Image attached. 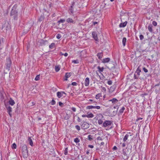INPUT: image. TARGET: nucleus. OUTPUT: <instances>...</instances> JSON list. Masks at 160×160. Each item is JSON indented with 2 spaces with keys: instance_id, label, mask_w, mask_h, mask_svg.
Here are the masks:
<instances>
[{
  "instance_id": "22",
  "label": "nucleus",
  "mask_w": 160,
  "mask_h": 160,
  "mask_svg": "<svg viewBox=\"0 0 160 160\" xmlns=\"http://www.w3.org/2000/svg\"><path fill=\"white\" fill-rule=\"evenodd\" d=\"M153 26L152 25V24H150L148 25V29L149 30V31L151 32H153V30L152 29Z\"/></svg>"
},
{
  "instance_id": "61",
  "label": "nucleus",
  "mask_w": 160,
  "mask_h": 160,
  "mask_svg": "<svg viewBox=\"0 0 160 160\" xmlns=\"http://www.w3.org/2000/svg\"><path fill=\"white\" fill-rule=\"evenodd\" d=\"M102 90L104 92H105L106 91V89L105 87H103L102 88Z\"/></svg>"
},
{
  "instance_id": "40",
  "label": "nucleus",
  "mask_w": 160,
  "mask_h": 160,
  "mask_svg": "<svg viewBox=\"0 0 160 160\" xmlns=\"http://www.w3.org/2000/svg\"><path fill=\"white\" fill-rule=\"evenodd\" d=\"M17 147V145L15 143H13L12 146V149H16Z\"/></svg>"
},
{
  "instance_id": "26",
  "label": "nucleus",
  "mask_w": 160,
  "mask_h": 160,
  "mask_svg": "<svg viewBox=\"0 0 160 160\" xmlns=\"http://www.w3.org/2000/svg\"><path fill=\"white\" fill-rule=\"evenodd\" d=\"M127 39L126 38L124 37L122 38V43L123 46H125L126 45V42Z\"/></svg>"
},
{
  "instance_id": "59",
  "label": "nucleus",
  "mask_w": 160,
  "mask_h": 160,
  "mask_svg": "<svg viewBox=\"0 0 160 160\" xmlns=\"http://www.w3.org/2000/svg\"><path fill=\"white\" fill-rule=\"evenodd\" d=\"M88 147L92 148H93V146L92 145H88Z\"/></svg>"
},
{
  "instance_id": "35",
  "label": "nucleus",
  "mask_w": 160,
  "mask_h": 160,
  "mask_svg": "<svg viewBox=\"0 0 160 160\" xmlns=\"http://www.w3.org/2000/svg\"><path fill=\"white\" fill-rule=\"evenodd\" d=\"M88 138L89 140L91 141L92 140V136L91 135H89L88 136Z\"/></svg>"
},
{
  "instance_id": "30",
  "label": "nucleus",
  "mask_w": 160,
  "mask_h": 160,
  "mask_svg": "<svg viewBox=\"0 0 160 160\" xmlns=\"http://www.w3.org/2000/svg\"><path fill=\"white\" fill-rule=\"evenodd\" d=\"M125 108L124 106L122 107L121 108L119 111V113L120 114H122L124 112Z\"/></svg>"
},
{
  "instance_id": "31",
  "label": "nucleus",
  "mask_w": 160,
  "mask_h": 160,
  "mask_svg": "<svg viewBox=\"0 0 160 160\" xmlns=\"http://www.w3.org/2000/svg\"><path fill=\"white\" fill-rule=\"evenodd\" d=\"M60 68V66H56L55 67V70L56 72L59 71Z\"/></svg>"
},
{
  "instance_id": "6",
  "label": "nucleus",
  "mask_w": 160,
  "mask_h": 160,
  "mask_svg": "<svg viewBox=\"0 0 160 160\" xmlns=\"http://www.w3.org/2000/svg\"><path fill=\"white\" fill-rule=\"evenodd\" d=\"M11 61L10 59H8L7 60L6 63L5 64L6 65V69L8 71H9L11 64Z\"/></svg>"
},
{
  "instance_id": "44",
  "label": "nucleus",
  "mask_w": 160,
  "mask_h": 160,
  "mask_svg": "<svg viewBox=\"0 0 160 160\" xmlns=\"http://www.w3.org/2000/svg\"><path fill=\"white\" fill-rule=\"evenodd\" d=\"M152 24L155 26H157V23L155 21H153L152 22Z\"/></svg>"
},
{
  "instance_id": "42",
  "label": "nucleus",
  "mask_w": 160,
  "mask_h": 160,
  "mask_svg": "<svg viewBox=\"0 0 160 160\" xmlns=\"http://www.w3.org/2000/svg\"><path fill=\"white\" fill-rule=\"evenodd\" d=\"M74 141L76 142H79V139L77 138H76L74 139Z\"/></svg>"
},
{
  "instance_id": "57",
  "label": "nucleus",
  "mask_w": 160,
  "mask_h": 160,
  "mask_svg": "<svg viewBox=\"0 0 160 160\" xmlns=\"http://www.w3.org/2000/svg\"><path fill=\"white\" fill-rule=\"evenodd\" d=\"M97 139L98 140H102V138L100 136L98 137Z\"/></svg>"
},
{
  "instance_id": "1",
  "label": "nucleus",
  "mask_w": 160,
  "mask_h": 160,
  "mask_svg": "<svg viewBox=\"0 0 160 160\" xmlns=\"http://www.w3.org/2000/svg\"><path fill=\"white\" fill-rule=\"evenodd\" d=\"M17 7V4L14 5L12 9L11 13V16H13L14 20H17L18 18V12L16 10Z\"/></svg>"
},
{
  "instance_id": "54",
  "label": "nucleus",
  "mask_w": 160,
  "mask_h": 160,
  "mask_svg": "<svg viewBox=\"0 0 160 160\" xmlns=\"http://www.w3.org/2000/svg\"><path fill=\"white\" fill-rule=\"evenodd\" d=\"M86 51L85 50H82L81 51V56L82 55V53H86Z\"/></svg>"
},
{
  "instance_id": "11",
  "label": "nucleus",
  "mask_w": 160,
  "mask_h": 160,
  "mask_svg": "<svg viewBox=\"0 0 160 160\" xmlns=\"http://www.w3.org/2000/svg\"><path fill=\"white\" fill-rule=\"evenodd\" d=\"M6 107L7 108V112L8 113L9 115H10V116L11 117H12V114L11 113L12 112V108L10 107V106H8V107L6 105H5Z\"/></svg>"
},
{
  "instance_id": "29",
  "label": "nucleus",
  "mask_w": 160,
  "mask_h": 160,
  "mask_svg": "<svg viewBox=\"0 0 160 160\" xmlns=\"http://www.w3.org/2000/svg\"><path fill=\"white\" fill-rule=\"evenodd\" d=\"M98 69L99 71L100 72H103V71L104 68H103V67H102L101 68L99 66H98Z\"/></svg>"
},
{
  "instance_id": "51",
  "label": "nucleus",
  "mask_w": 160,
  "mask_h": 160,
  "mask_svg": "<svg viewBox=\"0 0 160 160\" xmlns=\"http://www.w3.org/2000/svg\"><path fill=\"white\" fill-rule=\"evenodd\" d=\"M108 83L109 85H111V84H112V81L110 80L108 81Z\"/></svg>"
},
{
  "instance_id": "36",
  "label": "nucleus",
  "mask_w": 160,
  "mask_h": 160,
  "mask_svg": "<svg viewBox=\"0 0 160 160\" xmlns=\"http://www.w3.org/2000/svg\"><path fill=\"white\" fill-rule=\"evenodd\" d=\"M55 44L54 43H52L51 45L49 46V48H50L52 49L53 47L55 46Z\"/></svg>"
},
{
  "instance_id": "10",
  "label": "nucleus",
  "mask_w": 160,
  "mask_h": 160,
  "mask_svg": "<svg viewBox=\"0 0 160 160\" xmlns=\"http://www.w3.org/2000/svg\"><path fill=\"white\" fill-rule=\"evenodd\" d=\"M100 109V107L98 106H88L86 107L87 109Z\"/></svg>"
},
{
  "instance_id": "25",
  "label": "nucleus",
  "mask_w": 160,
  "mask_h": 160,
  "mask_svg": "<svg viewBox=\"0 0 160 160\" xmlns=\"http://www.w3.org/2000/svg\"><path fill=\"white\" fill-rule=\"evenodd\" d=\"M57 97L60 98L62 96H63V95L62 94L61 92H58L57 93Z\"/></svg>"
},
{
  "instance_id": "2",
  "label": "nucleus",
  "mask_w": 160,
  "mask_h": 160,
  "mask_svg": "<svg viewBox=\"0 0 160 160\" xmlns=\"http://www.w3.org/2000/svg\"><path fill=\"white\" fill-rule=\"evenodd\" d=\"M141 72V69L140 68V66H139L137 68L136 71H135L134 75V78L135 79H138L140 78H139L140 75V73Z\"/></svg>"
},
{
  "instance_id": "53",
  "label": "nucleus",
  "mask_w": 160,
  "mask_h": 160,
  "mask_svg": "<svg viewBox=\"0 0 160 160\" xmlns=\"http://www.w3.org/2000/svg\"><path fill=\"white\" fill-rule=\"evenodd\" d=\"M75 128L76 129H77L78 130H80V127L78 125H77L75 126Z\"/></svg>"
},
{
  "instance_id": "32",
  "label": "nucleus",
  "mask_w": 160,
  "mask_h": 160,
  "mask_svg": "<svg viewBox=\"0 0 160 160\" xmlns=\"http://www.w3.org/2000/svg\"><path fill=\"white\" fill-rule=\"evenodd\" d=\"M44 18V15H41V16L40 17V18L39 19V21L40 22H41L42 21Z\"/></svg>"
},
{
  "instance_id": "63",
  "label": "nucleus",
  "mask_w": 160,
  "mask_h": 160,
  "mask_svg": "<svg viewBox=\"0 0 160 160\" xmlns=\"http://www.w3.org/2000/svg\"><path fill=\"white\" fill-rule=\"evenodd\" d=\"M72 110L73 111L75 112L76 111V108H75L73 107L72 108Z\"/></svg>"
},
{
  "instance_id": "58",
  "label": "nucleus",
  "mask_w": 160,
  "mask_h": 160,
  "mask_svg": "<svg viewBox=\"0 0 160 160\" xmlns=\"http://www.w3.org/2000/svg\"><path fill=\"white\" fill-rule=\"evenodd\" d=\"M113 150H118V148L116 146H114L112 148Z\"/></svg>"
},
{
  "instance_id": "12",
  "label": "nucleus",
  "mask_w": 160,
  "mask_h": 160,
  "mask_svg": "<svg viewBox=\"0 0 160 160\" xmlns=\"http://www.w3.org/2000/svg\"><path fill=\"white\" fill-rule=\"evenodd\" d=\"M109 102H111L112 104H114L116 103H117L118 100L116 98H113L112 99H110L109 100Z\"/></svg>"
},
{
  "instance_id": "13",
  "label": "nucleus",
  "mask_w": 160,
  "mask_h": 160,
  "mask_svg": "<svg viewBox=\"0 0 160 160\" xmlns=\"http://www.w3.org/2000/svg\"><path fill=\"white\" fill-rule=\"evenodd\" d=\"M127 23H128V22L127 21H125L123 23H120L119 25V27L120 28H124V27H125L126 26V25L127 24Z\"/></svg>"
},
{
  "instance_id": "34",
  "label": "nucleus",
  "mask_w": 160,
  "mask_h": 160,
  "mask_svg": "<svg viewBox=\"0 0 160 160\" xmlns=\"http://www.w3.org/2000/svg\"><path fill=\"white\" fill-rule=\"evenodd\" d=\"M102 94L101 93H99L97 94L96 96V99H98L100 97H102Z\"/></svg>"
},
{
  "instance_id": "17",
  "label": "nucleus",
  "mask_w": 160,
  "mask_h": 160,
  "mask_svg": "<svg viewBox=\"0 0 160 160\" xmlns=\"http://www.w3.org/2000/svg\"><path fill=\"white\" fill-rule=\"evenodd\" d=\"M8 22H6L4 25H3L1 29L2 30L4 29H7V28L8 27Z\"/></svg>"
},
{
  "instance_id": "43",
  "label": "nucleus",
  "mask_w": 160,
  "mask_h": 160,
  "mask_svg": "<svg viewBox=\"0 0 160 160\" xmlns=\"http://www.w3.org/2000/svg\"><path fill=\"white\" fill-rule=\"evenodd\" d=\"M56 37L58 39H59L61 37V35L60 34L58 33Z\"/></svg>"
},
{
  "instance_id": "49",
  "label": "nucleus",
  "mask_w": 160,
  "mask_h": 160,
  "mask_svg": "<svg viewBox=\"0 0 160 160\" xmlns=\"http://www.w3.org/2000/svg\"><path fill=\"white\" fill-rule=\"evenodd\" d=\"M55 104V102L54 100L52 99L51 102V104L52 105H54Z\"/></svg>"
},
{
  "instance_id": "18",
  "label": "nucleus",
  "mask_w": 160,
  "mask_h": 160,
  "mask_svg": "<svg viewBox=\"0 0 160 160\" xmlns=\"http://www.w3.org/2000/svg\"><path fill=\"white\" fill-rule=\"evenodd\" d=\"M50 154L54 156L56 155L55 151L54 149H50Z\"/></svg>"
},
{
  "instance_id": "7",
  "label": "nucleus",
  "mask_w": 160,
  "mask_h": 160,
  "mask_svg": "<svg viewBox=\"0 0 160 160\" xmlns=\"http://www.w3.org/2000/svg\"><path fill=\"white\" fill-rule=\"evenodd\" d=\"M99 116L100 115V116H97L95 118H96L97 120H98V123L99 125L103 124V121L100 118H102L103 117V116L101 114H100L98 115Z\"/></svg>"
},
{
  "instance_id": "64",
  "label": "nucleus",
  "mask_w": 160,
  "mask_h": 160,
  "mask_svg": "<svg viewBox=\"0 0 160 160\" xmlns=\"http://www.w3.org/2000/svg\"><path fill=\"white\" fill-rule=\"evenodd\" d=\"M117 112V111H115V112L113 111V115H115L116 114Z\"/></svg>"
},
{
  "instance_id": "37",
  "label": "nucleus",
  "mask_w": 160,
  "mask_h": 160,
  "mask_svg": "<svg viewBox=\"0 0 160 160\" xmlns=\"http://www.w3.org/2000/svg\"><path fill=\"white\" fill-rule=\"evenodd\" d=\"M72 62L75 64L78 63H79V62L78 60L77 59L76 60H73L72 61Z\"/></svg>"
},
{
  "instance_id": "56",
  "label": "nucleus",
  "mask_w": 160,
  "mask_h": 160,
  "mask_svg": "<svg viewBox=\"0 0 160 160\" xmlns=\"http://www.w3.org/2000/svg\"><path fill=\"white\" fill-rule=\"evenodd\" d=\"M77 84V83L75 82H72V85L73 86H76Z\"/></svg>"
},
{
  "instance_id": "19",
  "label": "nucleus",
  "mask_w": 160,
  "mask_h": 160,
  "mask_svg": "<svg viewBox=\"0 0 160 160\" xmlns=\"http://www.w3.org/2000/svg\"><path fill=\"white\" fill-rule=\"evenodd\" d=\"M110 60V58H106L103 59L102 62L103 63L108 62Z\"/></svg>"
},
{
  "instance_id": "60",
  "label": "nucleus",
  "mask_w": 160,
  "mask_h": 160,
  "mask_svg": "<svg viewBox=\"0 0 160 160\" xmlns=\"http://www.w3.org/2000/svg\"><path fill=\"white\" fill-rule=\"evenodd\" d=\"M69 118V116L68 115H67V116H65V118L66 119H68Z\"/></svg>"
},
{
  "instance_id": "9",
  "label": "nucleus",
  "mask_w": 160,
  "mask_h": 160,
  "mask_svg": "<svg viewBox=\"0 0 160 160\" xmlns=\"http://www.w3.org/2000/svg\"><path fill=\"white\" fill-rule=\"evenodd\" d=\"M112 123V122L111 121L106 120L103 123L102 127H106L108 126L111 125Z\"/></svg>"
},
{
  "instance_id": "5",
  "label": "nucleus",
  "mask_w": 160,
  "mask_h": 160,
  "mask_svg": "<svg viewBox=\"0 0 160 160\" xmlns=\"http://www.w3.org/2000/svg\"><path fill=\"white\" fill-rule=\"evenodd\" d=\"M22 150L23 155L28 156V148L26 145H24L22 148Z\"/></svg>"
},
{
  "instance_id": "41",
  "label": "nucleus",
  "mask_w": 160,
  "mask_h": 160,
  "mask_svg": "<svg viewBox=\"0 0 160 160\" xmlns=\"http://www.w3.org/2000/svg\"><path fill=\"white\" fill-rule=\"evenodd\" d=\"M115 86H114V85L112 86L110 88V90L112 91H113L114 90V89H115Z\"/></svg>"
},
{
  "instance_id": "14",
  "label": "nucleus",
  "mask_w": 160,
  "mask_h": 160,
  "mask_svg": "<svg viewBox=\"0 0 160 160\" xmlns=\"http://www.w3.org/2000/svg\"><path fill=\"white\" fill-rule=\"evenodd\" d=\"M89 83V79L88 78H87L85 80V85L88 86Z\"/></svg>"
},
{
  "instance_id": "55",
  "label": "nucleus",
  "mask_w": 160,
  "mask_h": 160,
  "mask_svg": "<svg viewBox=\"0 0 160 160\" xmlns=\"http://www.w3.org/2000/svg\"><path fill=\"white\" fill-rule=\"evenodd\" d=\"M92 22L93 23V25H95L96 24H97L98 23V22H97L92 21Z\"/></svg>"
},
{
  "instance_id": "50",
  "label": "nucleus",
  "mask_w": 160,
  "mask_h": 160,
  "mask_svg": "<svg viewBox=\"0 0 160 160\" xmlns=\"http://www.w3.org/2000/svg\"><path fill=\"white\" fill-rule=\"evenodd\" d=\"M60 54L62 55H64L65 57H67L68 55V54L67 53H65L64 54L62 53V52H60Z\"/></svg>"
},
{
  "instance_id": "46",
  "label": "nucleus",
  "mask_w": 160,
  "mask_h": 160,
  "mask_svg": "<svg viewBox=\"0 0 160 160\" xmlns=\"http://www.w3.org/2000/svg\"><path fill=\"white\" fill-rule=\"evenodd\" d=\"M139 38H140V40H142L144 38V36L142 35L141 34L139 36Z\"/></svg>"
},
{
  "instance_id": "27",
  "label": "nucleus",
  "mask_w": 160,
  "mask_h": 160,
  "mask_svg": "<svg viewBox=\"0 0 160 160\" xmlns=\"http://www.w3.org/2000/svg\"><path fill=\"white\" fill-rule=\"evenodd\" d=\"M28 141L29 142V144L30 145H31V146H33V142L32 141V139H31V138L30 137H29L28 139Z\"/></svg>"
},
{
  "instance_id": "16",
  "label": "nucleus",
  "mask_w": 160,
  "mask_h": 160,
  "mask_svg": "<svg viewBox=\"0 0 160 160\" xmlns=\"http://www.w3.org/2000/svg\"><path fill=\"white\" fill-rule=\"evenodd\" d=\"M75 3L73 2L72 5L71 6L70 8L69 9V11H70L69 13L70 14H72L73 13V7Z\"/></svg>"
},
{
  "instance_id": "28",
  "label": "nucleus",
  "mask_w": 160,
  "mask_h": 160,
  "mask_svg": "<svg viewBox=\"0 0 160 160\" xmlns=\"http://www.w3.org/2000/svg\"><path fill=\"white\" fill-rule=\"evenodd\" d=\"M92 35L93 37L94 38L95 40H97L98 39L97 35L94 32L92 33Z\"/></svg>"
},
{
  "instance_id": "3",
  "label": "nucleus",
  "mask_w": 160,
  "mask_h": 160,
  "mask_svg": "<svg viewBox=\"0 0 160 160\" xmlns=\"http://www.w3.org/2000/svg\"><path fill=\"white\" fill-rule=\"evenodd\" d=\"M131 150L129 149H127V151L126 149H123L122 150V154L124 156L125 159H128L129 158V154L131 152Z\"/></svg>"
},
{
  "instance_id": "33",
  "label": "nucleus",
  "mask_w": 160,
  "mask_h": 160,
  "mask_svg": "<svg viewBox=\"0 0 160 160\" xmlns=\"http://www.w3.org/2000/svg\"><path fill=\"white\" fill-rule=\"evenodd\" d=\"M128 137L129 135L128 134H127L123 138V141L124 142H125L127 140Z\"/></svg>"
},
{
  "instance_id": "20",
  "label": "nucleus",
  "mask_w": 160,
  "mask_h": 160,
  "mask_svg": "<svg viewBox=\"0 0 160 160\" xmlns=\"http://www.w3.org/2000/svg\"><path fill=\"white\" fill-rule=\"evenodd\" d=\"M66 21L68 23L70 22V23H75L74 21L72 20V18H68V19H67L66 20Z\"/></svg>"
},
{
  "instance_id": "23",
  "label": "nucleus",
  "mask_w": 160,
  "mask_h": 160,
  "mask_svg": "<svg viewBox=\"0 0 160 160\" xmlns=\"http://www.w3.org/2000/svg\"><path fill=\"white\" fill-rule=\"evenodd\" d=\"M8 102L9 103V104L11 105L12 106L15 103L14 101L13 100H12V99L11 98H10V100Z\"/></svg>"
},
{
  "instance_id": "21",
  "label": "nucleus",
  "mask_w": 160,
  "mask_h": 160,
  "mask_svg": "<svg viewBox=\"0 0 160 160\" xmlns=\"http://www.w3.org/2000/svg\"><path fill=\"white\" fill-rule=\"evenodd\" d=\"M103 55L102 52H99L97 54V56L98 57V59H99L101 60L102 58V56Z\"/></svg>"
},
{
  "instance_id": "45",
  "label": "nucleus",
  "mask_w": 160,
  "mask_h": 160,
  "mask_svg": "<svg viewBox=\"0 0 160 160\" xmlns=\"http://www.w3.org/2000/svg\"><path fill=\"white\" fill-rule=\"evenodd\" d=\"M47 42V41L46 40H43V39H42L40 41V43L41 44H44L45 42Z\"/></svg>"
},
{
  "instance_id": "39",
  "label": "nucleus",
  "mask_w": 160,
  "mask_h": 160,
  "mask_svg": "<svg viewBox=\"0 0 160 160\" xmlns=\"http://www.w3.org/2000/svg\"><path fill=\"white\" fill-rule=\"evenodd\" d=\"M40 75H37L36 76V77H35V80L36 81H38V80H39V79H40Z\"/></svg>"
},
{
  "instance_id": "48",
  "label": "nucleus",
  "mask_w": 160,
  "mask_h": 160,
  "mask_svg": "<svg viewBox=\"0 0 160 160\" xmlns=\"http://www.w3.org/2000/svg\"><path fill=\"white\" fill-rule=\"evenodd\" d=\"M68 154V148H65L64 152V154L66 155Z\"/></svg>"
},
{
  "instance_id": "62",
  "label": "nucleus",
  "mask_w": 160,
  "mask_h": 160,
  "mask_svg": "<svg viewBox=\"0 0 160 160\" xmlns=\"http://www.w3.org/2000/svg\"><path fill=\"white\" fill-rule=\"evenodd\" d=\"M61 92L63 95V94H64L65 95L64 96V97H65L66 95V93H65V92Z\"/></svg>"
},
{
  "instance_id": "38",
  "label": "nucleus",
  "mask_w": 160,
  "mask_h": 160,
  "mask_svg": "<svg viewBox=\"0 0 160 160\" xmlns=\"http://www.w3.org/2000/svg\"><path fill=\"white\" fill-rule=\"evenodd\" d=\"M65 20L64 19H60V20L58 21V23H63L65 22Z\"/></svg>"
},
{
  "instance_id": "47",
  "label": "nucleus",
  "mask_w": 160,
  "mask_h": 160,
  "mask_svg": "<svg viewBox=\"0 0 160 160\" xmlns=\"http://www.w3.org/2000/svg\"><path fill=\"white\" fill-rule=\"evenodd\" d=\"M142 69H143V70L144 71V72H145L146 73L148 72V69L147 68H146L145 67H143V68Z\"/></svg>"
},
{
  "instance_id": "8",
  "label": "nucleus",
  "mask_w": 160,
  "mask_h": 160,
  "mask_svg": "<svg viewBox=\"0 0 160 160\" xmlns=\"http://www.w3.org/2000/svg\"><path fill=\"white\" fill-rule=\"evenodd\" d=\"M81 126L82 129H84L89 128V125L87 122H83Z\"/></svg>"
},
{
  "instance_id": "4",
  "label": "nucleus",
  "mask_w": 160,
  "mask_h": 160,
  "mask_svg": "<svg viewBox=\"0 0 160 160\" xmlns=\"http://www.w3.org/2000/svg\"><path fill=\"white\" fill-rule=\"evenodd\" d=\"M151 88H154V91L156 93H159V91H160V83H159L153 87L152 86Z\"/></svg>"
},
{
  "instance_id": "24",
  "label": "nucleus",
  "mask_w": 160,
  "mask_h": 160,
  "mask_svg": "<svg viewBox=\"0 0 160 160\" xmlns=\"http://www.w3.org/2000/svg\"><path fill=\"white\" fill-rule=\"evenodd\" d=\"M94 117V115L92 113L88 112L87 115V117L88 118H92Z\"/></svg>"
},
{
  "instance_id": "52",
  "label": "nucleus",
  "mask_w": 160,
  "mask_h": 160,
  "mask_svg": "<svg viewBox=\"0 0 160 160\" xmlns=\"http://www.w3.org/2000/svg\"><path fill=\"white\" fill-rule=\"evenodd\" d=\"M59 105L60 107H63V104L61 102H59Z\"/></svg>"
},
{
  "instance_id": "15",
  "label": "nucleus",
  "mask_w": 160,
  "mask_h": 160,
  "mask_svg": "<svg viewBox=\"0 0 160 160\" xmlns=\"http://www.w3.org/2000/svg\"><path fill=\"white\" fill-rule=\"evenodd\" d=\"M71 73L67 72L66 73L65 76V79H64V80H67L68 78L70 77L71 76Z\"/></svg>"
}]
</instances>
